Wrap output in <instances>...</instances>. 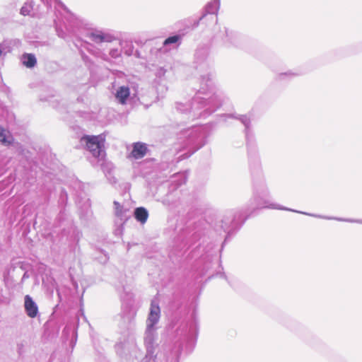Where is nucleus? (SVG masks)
I'll list each match as a JSON object with an SVG mask.
<instances>
[{
    "label": "nucleus",
    "instance_id": "c756f323",
    "mask_svg": "<svg viewBox=\"0 0 362 362\" xmlns=\"http://www.w3.org/2000/svg\"><path fill=\"white\" fill-rule=\"evenodd\" d=\"M165 71L161 68L158 71L157 75L158 76H162L165 74Z\"/></svg>",
    "mask_w": 362,
    "mask_h": 362
},
{
    "label": "nucleus",
    "instance_id": "a878e982",
    "mask_svg": "<svg viewBox=\"0 0 362 362\" xmlns=\"http://www.w3.org/2000/svg\"><path fill=\"white\" fill-rule=\"evenodd\" d=\"M122 51L119 50L117 48H113L110 50V55L111 57L114 59H117L121 56Z\"/></svg>",
    "mask_w": 362,
    "mask_h": 362
},
{
    "label": "nucleus",
    "instance_id": "b1692460",
    "mask_svg": "<svg viewBox=\"0 0 362 362\" xmlns=\"http://www.w3.org/2000/svg\"><path fill=\"white\" fill-rule=\"evenodd\" d=\"M12 137L7 136L6 131L1 127H0V141L6 145L11 144Z\"/></svg>",
    "mask_w": 362,
    "mask_h": 362
},
{
    "label": "nucleus",
    "instance_id": "4be33fe9",
    "mask_svg": "<svg viewBox=\"0 0 362 362\" xmlns=\"http://www.w3.org/2000/svg\"><path fill=\"white\" fill-rule=\"evenodd\" d=\"M33 10V2L31 1H28L24 3L23 6L21 7L20 10V13L23 16H29L31 14V11Z\"/></svg>",
    "mask_w": 362,
    "mask_h": 362
},
{
    "label": "nucleus",
    "instance_id": "a211bd4d",
    "mask_svg": "<svg viewBox=\"0 0 362 362\" xmlns=\"http://www.w3.org/2000/svg\"><path fill=\"white\" fill-rule=\"evenodd\" d=\"M134 217L137 221L144 224L146 222L148 217V212L144 207H138L134 210Z\"/></svg>",
    "mask_w": 362,
    "mask_h": 362
},
{
    "label": "nucleus",
    "instance_id": "9b49d317",
    "mask_svg": "<svg viewBox=\"0 0 362 362\" xmlns=\"http://www.w3.org/2000/svg\"><path fill=\"white\" fill-rule=\"evenodd\" d=\"M87 37L95 43L111 42L116 38L115 35L109 32L95 30L87 34Z\"/></svg>",
    "mask_w": 362,
    "mask_h": 362
},
{
    "label": "nucleus",
    "instance_id": "c85d7f7f",
    "mask_svg": "<svg viewBox=\"0 0 362 362\" xmlns=\"http://www.w3.org/2000/svg\"><path fill=\"white\" fill-rule=\"evenodd\" d=\"M17 349H18V353L19 355H22L24 352L23 351V344H18V346H17Z\"/></svg>",
    "mask_w": 362,
    "mask_h": 362
},
{
    "label": "nucleus",
    "instance_id": "6e6552de",
    "mask_svg": "<svg viewBox=\"0 0 362 362\" xmlns=\"http://www.w3.org/2000/svg\"><path fill=\"white\" fill-rule=\"evenodd\" d=\"M254 115L252 111H250L245 115H237V114H228L223 115L226 118H233L239 120L245 127L244 133L245 136V140L250 141L255 139L254 133L252 130V118Z\"/></svg>",
    "mask_w": 362,
    "mask_h": 362
},
{
    "label": "nucleus",
    "instance_id": "6ab92c4d",
    "mask_svg": "<svg viewBox=\"0 0 362 362\" xmlns=\"http://www.w3.org/2000/svg\"><path fill=\"white\" fill-rule=\"evenodd\" d=\"M22 63L27 68H33L37 64V59L33 54L25 53L22 55Z\"/></svg>",
    "mask_w": 362,
    "mask_h": 362
},
{
    "label": "nucleus",
    "instance_id": "aec40b11",
    "mask_svg": "<svg viewBox=\"0 0 362 362\" xmlns=\"http://www.w3.org/2000/svg\"><path fill=\"white\" fill-rule=\"evenodd\" d=\"M146 348V355L144 358L141 360V362H151V361H154L156 358V355L155 354L156 346H147Z\"/></svg>",
    "mask_w": 362,
    "mask_h": 362
},
{
    "label": "nucleus",
    "instance_id": "cd10ccee",
    "mask_svg": "<svg viewBox=\"0 0 362 362\" xmlns=\"http://www.w3.org/2000/svg\"><path fill=\"white\" fill-rule=\"evenodd\" d=\"M109 257L107 256V254L103 253V256L100 257V261L101 263H106L108 260Z\"/></svg>",
    "mask_w": 362,
    "mask_h": 362
},
{
    "label": "nucleus",
    "instance_id": "f257e3e1",
    "mask_svg": "<svg viewBox=\"0 0 362 362\" xmlns=\"http://www.w3.org/2000/svg\"><path fill=\"white\" fill-rule=\"evenodd\" d=\"M209 49L198 48L194 54L195 69L200 78V88L190 103H177L176 109L187 114L189 119L205 117L220 107L226 97L221 92L214 91V72L207 60Z\"/></svg>",
    "mask_w": 362,
    "mask_h": 362
},
{
    "label": "nucleus",
    "instance_id": "f3484780",
    "mask_svg": "<svg viewBox=\"0 0 362 362\" xmlns=\"http://www.w3.org/2000/svg\"><path fill=\"white\" fill-rule=\"evenodd\" d=\"M130 95L129 88L127 86H122L118 88L115 93V98L122 105L125 104Z\"/></svg>",
    "mask_w": 362,
    "mask_h": 362
},
{
    "label": "nucleus",
    "instance_id": "f8f14e48",
    "mask_svg": "<svg viewBox=\"0 0 362 362\" xmlns=\"http://www.w3.org/2000/svg\"><path fill=\"white\" fill-rule=\"evenodd\" d=\"M225 37L223 38V43L226 47H240L243 42V36L237 32L230 30L225 28Z\"/></svg>",
    "mask_w": 362,
    "mask_h": 362
},
{
    "label": "nucleus",
    "instance_id": "4468645a",
    "mask_svg": "<svg viewBox=\"0 0 362 362\" xmlns=\"http://www.w3.org/2000/svg\"><path fill=\"white\" fill-rule=\"evenodd\" d=\"M24 308L25 313L29 317L35 318L37 316L38 306L29 295H26L24 298Z\"/></svg>",
    "mask_w": 362,
    "mask_h": 362
},
{
    "label": "nucleus",
    "instance_id": "0eeeda50",
    "mask_svg": "<svg viewBox=\"0 0 362 362\" xmlns=\"http://www.w3.org/2000/svg\"><path fill=\"white\" fill-rule=\"evenodd\" d=\"M198 322L195 318L183 322L177 329V334L183 340L190 341L197 337Z\"/></svg>",
    "mask_w": 362,
    "mask_h": 362
},
{
    "label": "nucleus",
    "instance_id": "1a4fd4ad",
    "mask_svg": "<svg viewBox=\"0 0 362 362\" xmlns=\"http://www.w3.org/2000/svg\"><path fill=\"white\" fill-rule=\"evenodd\" d=\"M246 145L247 148L249 165L251 170L253 169L259 170L260 167V160L255 139L250 141H246Z\"/></svg>",
    "mask_w": 362,
    "mask_h": 362
},
{
    "label": "nucleus",
    "instance_id": "7c9ffc66",
    "mask_svg": "<svg viewBox=\"0 0 362 362\" xmlns=\"http://www.w3.org/2000/svg\"><path fill=\"white\" fill-rule=\"evenodd\" d=\"M45 4L47 5V6H50V3L49 0H42Z\"/></svg>",
    "mask_w": 362,
    "mask_h": 362
},
{
    "label": "nucleus",
    "instance_id": "f03ea898",
    "mask_svg": "<svg viewBox=\"0 0 362 362\" xmlns=\"http://www.w3.org/2000/svg\"><path fill=\"white\" fill-rule=\"evenodd\" d=\"M252 182H253V197L254 200L256 202L257 205L259 208H269L273 209H280L285 211H291L300 214H303L308 216H313L315 218H324V219H334L339 221H346L351 223H358L362 224V219L358 220H353V219H344L340 218H333V217H327L323 216L321 215L308 214L305 212L298 211L296 210H293L284 206H281L279 204L272 203L271 202V196L268 187L266 185L265 179L262 175V173H258L256 175H252Z\"/></svg>",
    "mask_w": 362,
    "mask_h": 362
},
{
    "label": "nucleus",
    "instance_id": "9d476101",
    "mask_svg": "<svg viewBox=\"0 0 362 362\" xmlns=\"http://www.w3.org/2000/svg\"><path fill=\"white\" fill-rule=\"evenodd\" d=\"M133 343V339L129 330L125 332L115 345V351L120 357H124L129 353L130 342Z\"/></svg>",
    "mask_w": 362,
    "mask_h": 362
},
{
    "label": "nucleus",
    "instance_id": "7ed1b4c3",
    "mask_svg": "<svg viewBox=\"0 0 362 362\" xmlns=\"http://www.w3.org/2000/svg\"><path fill=\"white\" fill-rule=\"evenodd\" d=\"M185 139L184 147L189 148V153L180 156L183 158L189 157L192 154L202 148L206 142V129L202 127H194L182 132Z\"/></svg>",
    "mask_w": 362,
    "mask_h": 362
},
{
    "label": "nucleus",
    "instance_id": "ddd939ff",
    "mask_svg": "<svg viewBox=\"0 0 362 362\" xmlns=\"http://www.w3.org/2000/svg\"><path fill=\"white\" fill-rule=\"evenodd\" d=\"M79 26V22L76 19L71 18L67 23H65V30L60 28L56 24V31L59 37L66 39L69 35H74L76 34L77 29Z\"/></svg>",
    "mask_w": 362,
    "mask_h": 362
},
{
    "label": "nucleus",
    "instance_id": "412c9836",
    "mask_svg": "<svg viewBox=\"0 0 362 362\" xmlns=\"http://www.w3.org/2000/svg\"><path fill=\"white\" fill-rule=\"evenodd\" d=\"M122 47V52L127 56H131L133 54L134 47L132 42L122 41L120 42Z\"/></svg>",
    "mask_w": 362,
    "mask_h": 362
},
{
    "label": "nucleus",
    "instance_id": "423d86ee",
    "mask_svg": "<svg viewBox=\"0 0 362 362\" xmlns=\"http://www.w3.org/2000/svg\"><path fill=\"white\" fill-rule=\"evenodd\" d=\"M86 141L88 150L95 158H100L104 156V141L103 136H86L82 138Z\"/></svg>",
    "mask_w": 362,
    "mask_h": 362
},
{
    "label": "nucleus",
    "instance_id": "dca6fc26",
    "mask_svg": "<svg viewBox=\"0 0 362 362\" xmlns=\"http://www.w3.org/2000/svg\"><path fill=\"white\" fill-rule=\"evenodd\" d=\"M147 151L148 148L146 144L137 142L134 144L131 154L135 159H141L146 156Z\"/></svg>",
    "mask_w": 362,
    "mask_h": 362
},
{
    "label": "nucleus",
    "instance_id": "20e7f679",
    "mask_svg": "<svg viewBox=\"0 0 362 362\" xmlns=\"http://www.w3.org/2000/svg\"><path fill=\"white\" fill-rule=\"evenodd\" d=\"M160 317V309L158 300L153 299L151 303L150 311L146 320V328L144 333V346H153L156 339V327Z\"/></svg>",
    "mask_w": 362,
    "mask_h": 362
},
{
    "label": "nucleus",
    "instance_id": "2eb2a0df",
    "mask_svg": "<svg viewBox=\"0 0 362 362\" xmlns=\"http://www.w3.org/2000/svg\"><path fill=\"white\" fill-rule=\"evenodd\" d=\"M220 7V0H212L206 4L205 6L204 13L199 18V21L195 23L194 25L198 26L199 22L207 15V14H216L217 15L218 11Z\"/></svg>",
    "mask_w": 362,
    "mask_h": 362
},
{
    "label": "nucleus",
    "instance_id": "393cba45",
    "mask_svg": "<svg viewBox=\"0 0 362 362\" xmlns=\"http://www.w3.org/2000/svg\"><path fill=\"white\" fill-rule=\"evenodd\" d=\"M114 205L115 206V214L118 217H120L121 219H122L123 217L124 216V213L125 212V211L123 210V207L119 204V202L115 201L114 202Z\"/></svg>",
    "mask_w": 362,
    "mask_h": 362
},
{
    "label": "nucleus",
    "instance_id": "39448f33",
    "mask_svg": "<svg viewBox=\"0 0 362 362\" xmlns=\"http://www.w3.org/2000/svg\"><path fill=\"white\" fill-rule=\"evenodd\" d=\"M246 219L247 217H244V213L240 211L235 212L234 214H229L224 216L221 221V228L227 233L224 243L227 241L233 233L241 226Z\"/></svg>",
    "mask_w": 362,
    "mask_h": 362
},
{
    "label": "nucleus",
    "instance_id": "5701e85b",
    "mask_svg": "<svg viewBox=\"0 0 362 362\" xmlns=\"http://www.w3.org/2000/svg\"><path fill=\"white\" fill-rule=\"evenodd\" d=\"M181 40V36L179 35H175L170 36L166 38L163 42L164 46H168L172 44H180Z\"/></svg>",
    "mask_w": 362,
    "mask_h": 362
},
{
    "label": "nucleus",
    "instance_id": "bb28decb",
    "mask_svg": "<svg viewBox=\"0 0 362 362\" xmlns=\"http://www.w3.org/2000/svg\"><path fill=\"white\" fill-rule=\"evenodd\" d=\"M296 74H294V73H292V72L289 71V72H286V73L281 74H280V76H279V77H280V78H281V79H284V76H296Z\"/></svg>",
    "mask_w": 362,
    "mask_h": 362
}]
</instances>
